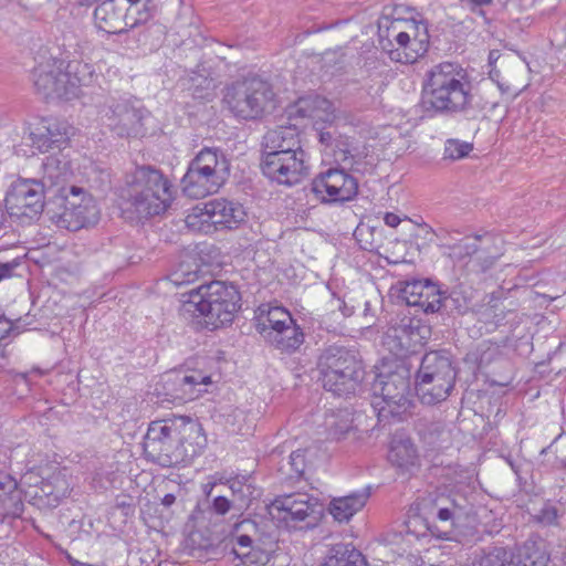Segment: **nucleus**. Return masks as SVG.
Instances as JSON below:
<instances>
[{
    "mask_svg": "<svg viewBox=\"0 0 566 566\" xmlns=\"http://www.w3.org/2000/svg\"><path fill=\"white\" fill-rule=\"evenodd\" d=\"M253 322L262 339L281 352L293 353L304 343L303 329L283 306L261 304L254 311Z\"/></svg>",
    "mask_w": 566,
    "mask_h": 566,
    "instance_id": "obj_8",
    "label": "nucleus"
},
{
    "mask_svg": "<svg viewBox=\"0 0 566 566\" xmlns=\"http://www.w3.org/2000/svg\"><path fill=\"white\" fill-rule=\"evenodd\" d=\"M500 56H501L500 51H497V50L490 51V53H489V64L493 65L500 59Z\"/></svg>",
    "mask_w": 566,
    "mask_h": 566,
    "instance_id": "obj_54",
    "label": "nucleus"
},
{
    "mask_svg": "<svg viewBox=\"0 0 566 566\" xmlns=\"http://www.w3.org/2000/svg\"><path fill=\"white\" fill-rule=\"evenodd\" d=\"M384 222L390 228H396L401 222V218L394 212H386Z\"/></svg>",
    "mask_w": 566,
    "mask_h": 566,
    "instance_id": "obj_51",
    "label": "nucleus"
},
{
    "mask_svg": "<svg viewBox=\"0 0 566 566\" xmlns=\"http://www.w3.org/2000/svg\"><path fill=\"white\" fill-rule=\"evenodd\" d=\"M388 459L398 468L409 469L418 462L417 448L410 439H395L391 443Z\"/></svg>",
    "mask_w": 566,
    "mask_h": 566,
    "instance_id": "obj_36",
    "label": "nucleus"
},
{
    "mask_svg": "<svg viewBox=\"0 0 566 566\" xmlns=\"http://www.w3.org/2000/svg\"><path fill=\"white\" fill-rule=\"evenodd\" d=\"M92 2H99L94 10L95 23L99 30L108 34H119L130 25L129 19H126L123 11L116 8L115 0H90V4Z\"/></svg>",
    "mask_w": 566,
    "mask_h": 566,
    "instance_id": "obj_30",
    "label": "nucleus"
},
{
    "mask_svg": "<svg viewBox=\"0 0 566 566\" xmlns=\"http://www.w3.org/2000/svg\"><path fill=\"white\" fill-rule=\"evenodd\" d=\"M63 70L64 61L62 60L50 57L40 62L32 73L38 92L45 97L56 96L69 99Z\"/></svg>",
    "mask_w": 566,
    "mask_h": 566,
    "instance_id": "obj_21",
    "label": "nucleus"
},
{
    "mask_svg": "<svg viewBox=\"0 0 566 566\" xmlns=\"http://www.w3.org/2000/svg\"><path fill=\"white\" fill-rule=\"evenodd\" d=\"M457 370L450 356L433 350L424 354L416 376V392L424 405L444 401L454 388Z\"/></svg>",
    "mask_w": 566,
    "mask_h": 566,
    "instance_id": "obj_9",
    "label": "nucleus"
},
{
    "mask_svg": "<svg viewBox=\"0 0 566 566\" xmlns=\"http://www.w3.org/2000/svg\"><path fill=\"white\" fill-rule=\"evenodd\" d=\"M128 7L125 18L130 19V25L146 22L150 17L151 0H126Z\"/></svg>",
    "mask_w": 566,
    "mask_h": 566,
    "instance_id": "obj_38",
    "label": "nucleus"
},
{
    "mask_svg": "<svg viewBox=\"0 0 566 566\" xmlns=\"http://www.w3.org/2000/svg\"><path fill=\"white\" fill-rule=\"evenodd\" d=\"M276 108V99L269 82L250 77V119L261 118Z\"/></svg>",
    "mask_w": 566,
    "mask_h": 566,
    "instance_id": "obj_29",
    "label": "nucleus"
},
{
    "mask_svg": "<svg viewBox=\"0 0 566 566\" xmlns=\"http://www.w3.org/2000/svg\"><path fill=\"white\" fill-rule=\"evenodd\" d=\"M171 419L153 421L144 439V453L148 460L164 468L182 463Z\"/></svg>",
    "mask_w": 566,
    "mask_h": 566,
    "instance_id": "obj_13",
    "label": "nucleus"
},
{
    "mask_svg": "<svg viewBox=\"0 0 566 566\" xmlns=\"http://www.w3.org/2000/svg\"><path fill=\"white\" fill-rule=\"evenodd\" d=\"M347 168H329L316 176L311 185L312 192L325 203L352 200L358 192L356 178L346 172Z\"/></svg>",
    "mask_w": 566,
    "mask_h": 566,
    "instance_id": "obj_17",
    "label": "nucleus"
},
{
    "mask_svg": "<svg viewBox=\"0 0 566 566\" xmlns=\"http://www.w3.org/2000/svg\"><path fill=\"white\" fill-rule=\"evenodd\" d=\"M212 509L217 514L223 515L226 514L230 509V502L224 496H217L213 500Z\"/></svg>",
    "mask_w": 566,
    "mask_h": 566,
    "instance_id": "obj_49",
    "label": "nucleus"
},
{
    "mask_svg": "<svg viewBox=\"0 0 566 566\" xmlns=\"http://www.w3.org/2000/svg\"><path fill=\"white\" fill-rule=\"evenodd\" d=\"M238 544L241 547H248V535L243 534L238 537Z\"/></svg>",
    "mask_w": 566,
    "mask_h": 566,
    "instance_id": "obj_57",
    "label": "nucleus"
},
{
    "mask_svg": "<svg viewBox=\"0 0 566 566\" xmlns=\"http://www.w3.org/2000/svg\"><path fill=\"white\" fill-rule=\"evenodd\" d=\"M429 327L416 317L403 316L386 331L382 344L396 357L402 359L421 348L429 336Z\"/></svg>",
    "mask_w": 566,
    "mask_h": 566,
    "instance_id": "obj_16",
    "label": "nucleus"
},
{
    "mask_svg": "<svg viewBox=\"0 0 566 566\" xmlns=\"http://www.w3.org/2000/svg\"><path fill=\"white\" fill-rule=\"evenodd\" d=\"M232 554L234 555V559L239 560L237 566L245 564V558L248 557V554H242L241 555L235 549L232 551Z\"/></svg>",
    "mask_w": 566,
    "mask_h": 566,
    "instance_id": "obj_55",
    "label": "nucleus"
},
{
    "mask_svg": "<svg viewBox=\"0 0 566 566\" xmlns=\"http://www.w3.org/2000/svg\"><path fill=\"white\" fill-rule=\"evenodd\" d=\"M174 199L170 181L158 169L137 167L119 195V208L127 219L160 214Z\"/></svg>",
    "mask_w": 566,
    "mask_h": 566,
    "instance_id": "obj_3",
    "label": "nucleus"
},
{
    "mask_svg": "<svg viewBox=\"0 0 566 566\" xmlns=\"http://www.w3.org/2000/svg\"><path fill=\"white\" fill-rule=\"evenodd\" d=\"M241 296L232 283L211 281L188 293L184 310L202 317L208 329L230 324L240 308Z\"/></svg>",
    "mask_w": 566,
    "mask_h": 566,
    "instance_id": "obj_4",
    "label": "nucleus"
},
{
    "mask_svg": "<svg viewBox=\"0 0 566 566\" xmlns=\"http://www.w3.org/2000/svg\"><path fill=\"white\" fill-rule=\"evenodd\" d=\"M471 88L464 69L450 62L440 63L427 73L422 105L426 111L444 115L463 114L468 118H475L480 108L474 104Z\"/></svg>",
    "mask_w": 566,
    "mask_h": 566,
    "instance_id": "obj_1",
    "label": "nucleus"
},
{
    "mask_svg": "<svg viewBox=\"0 0 566 566\" xmlns=\"http://www.w3.org/2000/svg\"><path fill=\"white\" fill-rule=\"evenodd\" d=\"M45 187L38 179H20L6 196V208L11 216L33 219L44 208Z\"/></svg>",
    "mask_w": 566,
    "mask_h": 566,
    "instance_id": "obj_18",
    "label": "nucleus"
},
{
    "mask_svg": "<svg viewBox=\"0 0 566 566\" xmlns=\"http://www.w3.org/2000/svg\"><path fill=\"white\" fill-rule=\"evenodd\" d=\"M23 507L22 494L15 479L0 471V524L7 518L20 517Z\"/></svg>",
    "mask_w": 566,
    "mask_h": 566,
    "instance_id": "obj_28",
    "label": "nucleus"
},
{
    "mask_svg": "<svg viewBox=\"0 0 566 566\" xmlns=\"http://www.w3.org/2000/svg\"><path fill=\"white\" fill-rule=\"evenodd\" d=\"M316 132L325 154L332 155L337 165L352 169L356 164L358 150L350 138L339 134L336 128L317 127Z\"/></svg>",
    "mask_w": 566,
    "mask_h": 566,
    "instance_id": "obj_25",
    "label": "nucleus"
},
{
    "mask_svg": "<svg viewBox=\"0 0 566 566\" xmlns=\"http://www.w3.org/2000/svg\"><path fill=\"white\" fill-rule=\"evenodd\" d=\"M69 560L72 566H86L87 565V563H82L73 557H69Z\"/></svg>",
    "mask_w": 566,
    "mask_h": 566,
    "instance_id": "obj_60",
    "label": "nucleus"
},
{
    "mask_svg": "<svg viewBox=\"0 0 566 566\" xmlns=\"http://www.w3.org/2000/svg\"><path fill=\"white\" fill-rule=\"evenodd\" d=\"M473 149L471 143L461 142L459 139H448L444 146V158L458 160L467 157Z\"/></svg>",
    "mask_w": 566,
    "mask_h": 566,
    "instance_id": "obj_39",
    "label": "nucleus"
},
{
    "mask_svg": "<svg viewBox=\"0 0 566 566\" xmlns=\"http://www.w3.org/2000/svg\"><path fill=\"white\" fill-rule=\"evenodd\" d=\"M260 169L279 185L293 186L307 176L306 154L302 149L300 133L295 124L270 129L261 143Z\"/></svg>",
    "mask_w": 566,
    "mask_h": 566,
    "instance_id": "obj_2",
    "label": "nucleus"
},
{
    "mask_svg": "<svg viewBox=\"0 0 566 566\" xmlns=\"http://www.w3.org/2000/svg\"><path fill=\"white\" fill-rule=\"evenodd\" d=\"M250 510L253 516L263 522H273L275 530L296 527V524L311 518L315 523L322 514L323 507L318 500L307 493H291L277 496L273 501H254L250 499Z\"/></svg>",
    "mask_w": 566,
    "mask_h": 566,
    "instance_id": "obj_6",
    "label": "nucleus"
},
{
    "mask_svg": "<svg viewBox=\"0 0 566 566\" xmlns=\"http://www.w3.org/2000/svg\"><path fill=\"white\" fill-rule=\"evenodd\" d=\"M167 384H171V397L180 401L196 399L201 392L206 391L203 387L211 384V377L200 371L191 374L172 373L168 375Z\"/></svg>",
    "mask_w": 566,
    "mask_h": 566,
    "instance_id": "obj_27",
    "label": "nucleus"
},
{
    "mask_svg": "<svg viewBox=\"0 0 566 566\" xmlns=\"http://www.w3.org/2000/svg\"><path fill=\"white\" fill-rule=\"evenodd\" d=\"M244 217L242 206L226 199H214L193 207L186 217V224L189 229L207 232L212 226L234 228L244 220Z\"/></svg>",
    "mask_w": 566,
    "mask_h": 566,
    "instance_id": "obj_14",
    "label": "nucleus"
},
{
    "mask_svg": "<svg viewBox=\"0 0 566 566\" xmlns=\"http://www.w3.org/2000/svg\"><path fill=\"white\" fill-rule=\"evenodd\" d=\"M419 518H420V517H417V516H416V517L410 518V520H409V522H408V525H410V524H416V523L419 521Z\"/></svg>",
    "mask_w": 566,
    "mask_h": 566,
    "instance_id": "obj_61",
    "label": "nucleus"
},
{
    "mask_svg": "<svg viewBox=\"0 0 566 566\" xmlns=\"http://www.w3.org/2000/svg\"><path fill=\"white\" fill-rule=\"evenodd\" d=\"M1 323H4L6 325H8L7 317H6L4 313L0 312V324ZM7 332H8V328L0 329V339L4 337V334Z\"/></svg>",
    "mask_w": 566,
    "mask_h": 566,
    "instance_id": "obj_56",
    "label": "nucleus"
},
{
    "mask_svg": "<svg viewBox=\"0 0 566 566\" xmlns=\"http://www.w3.org/2000/svg\"><path fill=\"white\" fill-rule=\"evenodd\" d=\"M197 277L196 271H188L186 272L184 270V265L181 264L177 270H175L169 279L175 285H182L190 282H193Z\"/></svg>",
    "mask_w": 566,
    "mask_h": 566,
    "instance_id": "obj_44",
    "label": "nucleus"
},
{
    "mask_svg": "<svg viewBox=\"0 0 566 566\" xmlns=\"http://www.w3.org/2000/svg\"><path fill=\"white\" fill-rule=\"evenodd\" d=\"M69 125L54 118H42L29 128L28 139L40 153L60 151L69 142Z\"/></svg>",
    "mask_w": 566,
    "mask_h": 566,
    "instance_id": "obj_20",
    "label": "nucleus"
},
{
    "mask_svg": "<svg viewBox=\"0 0 566 566\" xmlns=\"http://www.w3.org/2000/svg\"><path fill=\"white\" fill-rule=\"evenodd\" d=\"M339 310L345 317H349L354 313V307L348 306L346 303L342 302L339 305Z\"/></svg>",
    "mask_w": 566,
    "mask_h": 566,
    "instance_id": "obj_53",
    "label": "nucleus"
},
{
    "mask_svg": "<svg viewBox=\"0 0 566 566\" xmlns=\"http://www.w3.org/2000/svg\"><path fill=\"white\" fill-rule=\"evenodd\" d=\"M101 211L96 200L82 188L71 186L65 196L63 211L53 217L59 228L78 231L94 227L99 220Z\"/></svg>",
    "mask_w": 566,
    "mask_h": 566,
    "instance_id": "obj_15",
    "label": "nucleus"
},
{
    "mask_svg": "<svg viewBox=\"0 0 566 566\" xmlns=\"http://www.w3.org/2000/svg\"><path fill=\"white\" fill-rule=\"evenodd\" d=\"M319 566H367L364 555L352 544L337 543L327 551Z\"/></svg>",
    "mask_w": 566,
    "mask_h": 566,
    "instance_id": "obj_34",
    "label": "nucleus"
},
{
    "mask_svg": "<svg viewBox=\"0 0 566 566\" xmlns=\"http://www.w3.org/2000/svg\"><path fill=\"white\" fill-rule=\"evenodd\" d=\"M21 264L19 258H14L7 262H0V282L13 276L15 269Z\"/></svg>",
    "mask_w": 566,
    "mask_h": 566,
    "instance_id": "obj_48",
    "label": "nucleus"
},
{
    "mask_svg": "<svg viewBox=\"0 0 566 566\" xmlns=\"http://www.w3.org/2000/svg\"><path fill=\"white\" fill-rule=\"evenodd\" d=\"M7 322H8V325H6L4 323L0 324V329L8 328V332L4 334V337L9 334V332L12 328V322L8 318H7Z\"/></svg>",
    "mask_w": 566,
    "mask_h": 566,
    "instance_id": "obj_59",
    "label": "nucleus"
},
{
    "mask_svg": "<svg viewBox=\"0 0 566 566\" xmlns=\"http://www.w3.org/2000/svg\"><path fill=\"white\" fill-rule=\"evenodd\" d=\"M317 369L324 389L339 397L354 395L365 375L358 352L340 345L322 350Z\"/></svg>",
    "mask_w": 566,
    "mask_h": 566,
    "instance_id": "obj_5",
    "label": "nucleus"
},
{
    "mask_svg": "<svg viewBox=\"0 0 566 566\" xmlns=\"http://www.w3.org/2000/svg\"><path fill=\"white\" fill-rule=\"evenodd\" d=\"M64 80L67 88L69 99L76 97L82 86H87L92 83L94 76V69L91 64L71 61L64 65Z\"/></svg>",
    "mask_w": 566,
    "mask_h": 566,
    "instance_id": "obj_33",
    "label": "nucleus"
},
{
    "mask_svg": "<svg viewBox=\"0 0 566 566\" xmlns=\"http://www.w3.org/2000/svg\"><path fill=\"white\" fill-rule=\"evenodd\" d=\"M175 434L179 444L182 463L190 462L198 457L206 447L207 439L202 432L201 424L189 417L179 416L170 418Z\"/></svg>",
    "mask_w": 566,
    "mask_h": 566,
    "instance_id": "obj_22",
    "label": "nucleus"
},
{
    "mask_svg": "<svg viewBox=\"0 0 566 566\" xmlns=\"http://www.w3.org/2000/svg\"><path fill=\"white\" fill-rule=\"evenodd\" d=\"M369 493L366 491L354 492L352 494L335 497L331 501L328 511L338 522H348L358 511H360Z\"/></svg>",
    "mask_w": 566,
    "mask_h": 566,
    "instance_id": "obj_32",
    "label": "nucleus"
},
{
    "mask_svg": "<svg viewBox=\"0 0 566 566\" xmlns=\"http://www.w3.org/2000/svg\"><path fill=\"white\" fill-rule=\"evenodd\" d=\"M471 510L472 504L463 494H438L422 501L424 527L432 535L446 538L459 522L469 516Z\"/></svg>",
    "mask_w": 566,
    "mask_h": 566,
    "instance_id": "obj_11",
    "label": "nucleus"
},
{
    "mask_svg": "<svg viewBox=\"0 0 566 566\" xmlns=\"http://www.w3.org/2000/svg\"><path fill=\"white\" fill-rule=\"evenodd\" d=\"M86 566H105L104 564H87Z\"/></svg>",
    "mask_w": 566,
    "mask_h": 566,
    "instance_id": "obj_64",
    "label": "nucleus"
},
{
    "mask_svg": "<svg viewBox=\"0 0 566 566\" xmlns=\"http://www.w3.org/2000/svg\"><path fill=\"white\" fill-rule=\"evenodd\" d=\"M495 262V258H489L485 260V264L482 266V270L485 271L486 269L491 268Z\"/></svg>",
    "mask_w": 566,
    "mask_h": 566,
    "instance_id": "obj_58",
    "label": "nucleus"
},
{
    "mask_svg": "<svg viewBox=\"0 0 566 566\" xmlns=\"http://www.w3.org/2000/svg\"><path fill=\"white\" fill-rule=\"evenodd\" d=\"M506 560V548L493 547L489 553L484 554L480 560L479 566H503Z\"/></svg>",
    "mask_w": 566,
    "mask_h": 566,
    "instance_id": "obj_43",
    "label": "nucleus"
},
{
    "mask_svg": "<svg viewBox=\"0 0 566 566\" xmlns=\"http://www.w3.org/2000/svg\"><path fill=\"white\" fill-rule=\"evenodd\" d=\"M211 488H212L211 485L207 484V485L205 486V492H206L207 494H209V493H210Z\"/></svg>",
    "mask_w": 566,
    "mask_h": 566,
    "instance_id": "obj_63",
    "label": "nucleus"
},
{
    "mask_svg": "<svg viewBox=\"0 0 566 566\" xmlns=\"http://www.w3.org/2000/svg\"><path fill=\"white\" fill-rule=\"evenodd\" d=\"M352 429V419L349 415L345 412V418L339 422H334L331 424V430L336 438H340L349 432Z\"/></svg>",
    "mask_w": 566,
    "mask_h": 566,
    "instance_id": "obj_46",
    "label": "nucleus"
},
{
    "mask_svg": "<svg viewBox=\"0 0 566 566\" xmlns=\"http://www.w3.org/2000/svg\"><path fill=\"white\" fill-rule=\"evenodd\" d=\"M289 119L312 118L315 120V129L321 123L327 124V128H333L332 124L337 118L334 104L319 95H307L300 97L293 106L287 109Z\"/></svg>",
    "mask_w": 566,
    "mask_h": 566,
    "instance_id": "obj_23",
    "label": "nucleus"
},
{
    "mask_svg": "<svg viewBox=\"0 0 566 566\" xmlns=\"http://www.w3.org/2000/svg\"><path fill=\"white\" fill-rule=\"evenodd\" d=\"M102 123L118 137H138L145 134L144 120L148 113L129 97L109 96L99 111Z\"/></svg>",
    "mask_w": 566,
    "mask_h": 566,
    "instance_id": "obj_12",
    "label": "nucleus"
},
{
    "mask_svg": "<svg viewBox=\"0 0 566 566\" xmlns=\"http://www.w3.org/2000/svg\"><path fill=\"white\" fill-rule=\"evenodd\" d=\"M399 298L409 306L420 307L426 314H434L440 310L441 290L428 280H415L405 282Z\"/></svg>",
    "mask_w": 566,
    "mask_h": 566,
    "instance_id": "obj_24",
    "label": "nucleus"
},
{
    "mask_svg": "<svg viewBox=\"0 0 566 566\" xmlns=\"http://www.w3.org/2000/svg\"><path fill=\"white\" fill-rule=\"evenodd\" d=\"M223 103L239 119L248 118V84L245 81L232 83L226 87Z\"/></svg>",
    "mask_w": 566,
    "mask_h": 566,
    "instance_id": "obj_35",
    "label": "nucleus"
},
{
    "mask_svg": "<svg viewBox=\"0 0 566 566\" xmlns=\"http://www.w3.org/2000/svg\"><path fill=\"white\" fill-rule=\"evenodd\" d=\"M71 175L70 161L60 150L44 159L42 163V178L39 181L46 189L57 187L59 190H63V186Z\"/></svg>",
    "mask_w": 566,
    "mask_h": 566,
    "instance_id": "obj_31",
    "label": "nucleus"
},
{
    "mask_svg": "<svg viewBox=\"0 0 566 566\" xmlns=\"http://www.w3.org/2000/svg\"><path fill=\"white\" fill-rule=\"evenodd\" d=\"M440 302V310L439 314H464L469 308V301L468 298L457 290L451 291L449 294L441 291V300Z\"/></svg>",
    "mask_w": 566,
    "mask_h": 566,
    "instance_id": "obj_37",
    "label": "nucleus"
},
{
    "mask_svg": "<svg viewBox=\"0 0 566 566\" xmlns=\"http://www.w3.org/2000/svg\"><path fill=\"white\" fill-rule=\"evenodd\" d=\"M175 502L176 496L172 493H168L161 499V504L166 507L171 506Z\"/></svg>",
    "mask_w": 566,
    "mask_h": 566,
    "instance_id": "obj_52",
    "label": "nucleus"
},
{
    "mask_svg": "<svg viewBox=\"0 0 566 566\" xmlns=\"http://www.w3.org/2000/svg\"><path fill=\"white\" fill-rule=\"evenodd\" d=\"M308 452H310V450H307V449H304V450L298 449L296 451H293L290 454L287 464L290 465L291 473L294 474V475L291 474V478L298 479V478L303 476L305 470L308 467V460H307Z\"/></svg>",
    "mask_w": 566,
    "mask_h": 566,
    "instance_id": "obj_40",
    "label": "nucleus"
},
{
    "mask_svg": "<svg viewBox=\"0 0 566 566\" xmlns=\"http://www.w3.org/2000/svg\"><path fill=\"white\" fill-rule=\"evenodd\" d=\"M494 0H461L463 7L474 14L484 17L485 12L482 9L485 6L492 4Z\"/></svg>",
    "mask_w": 566,
    "mask_h": 566,
    "instance_id": "obj_47",
    "label": "nucleus"
},
{
    "mask_svg": "<svg viewBox=\"0 0 566 566\" xmlns=\"http://www.w3.org/2000/svg\"><path fill=\"white\" fill-rule=\"evenodd\" d=\"M53 486L50 489V484L43 486V492L48 495H52L55 500L65 497L70 493V485L65 475L57 473L51 476Z\"/></svg>",
    "mask_w": 566,
    "mask_h": 566,
    "instance_id": "obj_42",
    "label": "nucleus"
},
{
    "mask_svg": "<svg viewBox=\"0 0 566 566\" xmlns=\"http://www.w3.org/2000/svg\"><path fill=\"white\" fill-rule=\"evenodd\" d=\"M373 391L384 402L379 416L400 417L408 412L412 406L410 367L399 360L394 369L380 371L373 384Z\"/></svg>",
    "mask_w": 566,
    "mask_h": 566,
    "instance_id": "obj_10",
    "label": "nucleus"
},
{
    "mask_svg": "<svg viewBox=\"0 0 566 566\" xmlns=\"http://www.w3.org/2000/svg\"><path fill=\"white\" fill-rule=\"evenodd\" d=\"M394 39L398 46L390 51V59L403 64L415 63L428 51L429 33L427 23L411 21L408 23L407 30L398 32Z\"/></svg>",
    "mask_w": 566,
    "mask_h": 566,
    "instance_id": "obj_19",
    "label": "nucleus"
},
{
    "mask_svg": "<svg viewBox=\"0 0 566 566\" xmlns=\"http://www.w3.org/2000/svg\"><path fill=\"white\" fill-rule=\"evenodd\" d=\"M80 4L90 6V0H78Z\"/></svg>",
    "mask_w": 566,
    "mask_h": 566,
    "instance_id": "obj_62",
    "label": "nucleus"
},
{
    "mask_svg": "<svg viewBox=\"0 0 566 566\" xmlns=\"http://www.w3.org/2000/svg\"><path fill=\"white\" fill-rule=\"evenodd\" d=\"M558 517L557 509L553 505H545L537 515V521L545 525H553Z\"/></svg>",
    "mask_w": 566,
    "mask_h": 566,
    "instance_id": "obj_45",
    "label": "nucleus"
},
{
    "mask_svg": "<svg viewBox=\"0 0 566 566\" xmlns=\"http://www.w3.org/2000/svg\"><path fill=\"white\" fill-rule=\"evenodd\" d=\"M503 566H527V564L520 554L506 549V560Z\"/></svg>",
    "mask_w": 566,
    "mask_h": 566,
    "instance_id": "obj_50",
    "label": "nucleus"
},
{
    "mask_svg": "<svg viewBox=\"0 0 566 566\" xmlns=\"http://www.w3.org/2000/svg\"><path fill=\"white\" fill-rule=\"evenodd\" d=\"M228 172L226 157L217 149L203 148L189 163L181 179V190L191 199L214 195L226 182Z\"/></svg>",
    "mask_w": 566,
    "mask_h": 566,
    "instance_id": "obj_7",
    "label": "nucleus"
},
{
    "mask_svg": "<svg viewBox=\"0 0 566 566\" xmlns=\"http://www.w3.org/2000/svg\"><path fill=\"white\" fill-rule=\"evenodd\" d=\"M478 240L479 237L461 240L459 243L450 247V255L457 260H463L467 256H471L478 252Z\"/></svg>",
    "mask_w": 566,
    "mask_h": 566,
    "instance_id": "obj_41",
    "label": "nucleus"
},
{
    "mask_svg": "<svg viewBox=\"0 0 566 566\" xmlns=\"http://www.w3.org/2000/svg\"><path fill=\"white\" fill-rule=\"evenodd\" d=\"M250 523L259 533L258 538L252 539L250 537V564L265 565L276 546L274 523L263 522V520L255 516H250Z\"/></svg>",
    "mask_w": 566,
    "mask_h": 566,
    "instance_id": "obj_26",
    "label": "nucleus"
}]
</instances>
